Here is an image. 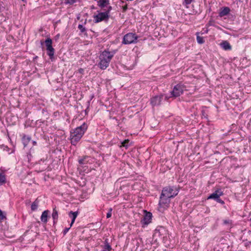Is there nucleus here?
I'll list each match as a JSON object with an SVG mask.
<instances>
[{"mask_svg":"<svg viewBox=\"0 0 251 251\" xmlns=\"http://www.w3.org/2000/svg\"><path fill=\"white\" fill-rule=\"evenodd\" d=\"M88 126L84 123L82 125L77 127L73 132H71L70 140L71 144L75 145L82 138Z\"/></svg>","mask_w":251,"mask_h":251,"instance_id":"f257e3e1","label":"nucleus"},{"mask_svg":"<svg viewBox=\"0 0 251 251\" xmlns=\"http://www.w3.org/2000/svg\"><path fill=\"white\" fill-rule=\"evenodd\" d=\"M113 53L111 52L104 50L100 56V62L99 66L100 69H105L108 66L113 56Z\"/></svg>","mask_w":251,"mask_h":251,"instance_id":"f03ea898","label":"nucleus"},{"mask_svg":"<svg viewBox=\"0 0 251 251\" xmlns=\"http://www.w3.org/2000/svg\"><path fill=\"white\" fill-rule=\"evenodd\" d=\"M178 190L176 187L166 186L163 188L162 190V196L170 199L173 198L178 194Z\"/></svg>","mask_w":251,"mask_h":251,"instance_id":"7ed1b4c3","label":"nucleus"},{"mask_svg":"<svg viewBox=\"0 0 251 251\" xmlns=\"http://www.w3.org/2000/svg\"><path fill=\"white\" fill-rule=\"evenodd\" d=\"M138 38V36L135 33H128L124 36L122 43L126 45L136 43Z\"/></svg>","mask_w":251,"mask_h":251,"instance_id":"20e7f679","label":"nucleus"},{"mask_svg":"<svg viewBox=\"0 0 251 251\" xmlns=\"http://www.w3.org/2000/svg\"><path fill=\"white\" fill-rule=\"evenodd\" d=\"M185 90V87L184 85L178 84L175 86L173 90L171 91V97L176 98L183 94Z\"/></svg>","mask_w":251,"mask_h":251,"instance_id":"39448f33","label":"nucleus"},{"mask_svg":"<svg viewBox=\"0 0 251 251\" xmlns=\"http://www.w3.org/2000/svg\"><path fill=\"white\" fill-rule=\"evenodd\" d=\"M46 46L47 47V54L49 56L50 59H52L54 54V49L53 48L52 44V40L48 38L45 41Z\"/></svg>","mask_w":251,"mask_h":251,"instance_id":"423d86ee","label":"nucleus"},{"mask_svg":"<svg viewBox=\"0 0 251 251\" xmlns=\"http://www.w3.org/2000/svg\"><path fill=\"white\" fill-rule=\"evenodd\" d=\"M94 20L95 23H98L103 21H107L109 18V15L107 13L100 12L97 15L93 16Z\"/></svg>","mask_w":251,"mask_h":251,"instance_id":"0eeeda50","label":"nucleus"},{"mask_svg":"<svg viewBox=\"0 0 251 251\" xmlns=\"http://www.w3.org/2000/svg\"><path fill=\"white\" fill-rule=\"evenodd\" d=\"M163 95H159L153 97L151 99V103L153 106L159 105L161 103V101L163 99Z\"/></svg>","mask_w":251,"mask_h":251,"instance_id":"6e6552de","label":"nucleus"},{"mask_svg":"<svg viewBox=\"0 0 251 251\" xmlns=\"http://www.w3.org/2000/svg\"><path fill=\"white\" fill-rule=\"evenodd\" d=\"M170 199L169 198H166L165 196H162L161 194L160 197V201L159 202V205L160 207H168L170 202Z\"/></svg>","mask_w":251,"mask_h":251,"instance_id":"1a4fd4ad","label":"nucleus"},{"mask_svg":"<svg viewBox=\"0 0 251 251\" xmlns=\"http://www.w3.org/2000/svg\"><path fill=\"white\" fill-rule=\"evenodd\" d=\"M224 195L223 192L221 190V189H219L216 190L214 193L211 194L207 198V199H213L216 201L219 197L223 196Z\"/></svg>","mask_w":251,"mask_h":251,"instance_id":"9d476101","label":"nucleus"},{"mask_svg":"<svg viewBox=\"0 0 251 251\" xmlns=\"http://www.w3.org/2000/svg\"><path fill=\"white\" fill-rule=\"evenodd\" d=\"M145 212L146 214L141 222L142 224L147 225L151 222L152 214L151 212H147L146 211Z\"/></svg>","mask_w":251,"mask_h":251,"instance_id":"9b49d317","label":"nucleus"},{"mask_svg":"<svg viewBox=\"0 0 251 251\" xmlns=\"http://www.w3.org/2000/svg\"><path fill=\"white\" fill-rule=\"evenodd\" d=\"M110 4L109 0H98L97 5L101 8L107 7Z\"/></svg>","mask_w":251,"mask_h":251,"instance_id":"f8f14e48","label":"nucleus"},{"mask_svg":"<svg viewBox=\"0 0 251 251\" xmlns=\"http://www.w3.org/2000/svg\"><path fill=\"white\" fill-rule=\"evenodd\" d=\"M230 11V10L228 7H225L221 9V11L219 13V16L220 17H223L224 16L227 15Z\"/></svg>","mask_w":251,"mask_h":251,"instance_id":"ddd939ff","label":"nucleus"},{"mask_svg":"<svg viewBox=\"0 0 251 251\" xmlns=\"http://www.w3.org/2000/svg\"><path fill=\"white\" fill-rule=\"evenodd\" d=\"M220 46L225 50H231V46L227 41H223L220 43Z\"/></svg>","mask_w":251,"mask_h":251,"instance_id":"4468645a","label":"nucleus"},{"mask_svg":"<svg viewBox=\"0 0 251 251\" xmlns=\"http://www.w3.org/2000/svg\"><path fill=\"white\" fill-rule=\"evenodd\" d=\"M78 214V212L77 211L73 212L71 211L69 213V217L72 218V221H71V223L70 224V227L72 226V225H73V224L74 223L76 217L77 216Z\"/></svg>","mask_w":251,"mask_h":251,"instance_id":"2eb2a0df","label":"nucleus"},{"mask_svg":"<svg viewBox=\"0 0 251 251\" xmlns=\"http://www.w3.org/2000/svg\"><path fill=\"white\" fill-rule=\"evenodd\" d=\"M49 213V210H45L42 212V215L41 216V221L44 224H46L48 222Z\"/></svg>","mask_w":251,"mask_h":251,"instance_id":"dca6fc26","label":"nucleus"},{"mask_svg":"<svg viewBox=\"0 0 251 251\" xmlns=\"http://www.w3.org/2000/svg\"><path fill=\"white\" fill-rule=\"evenodd\" d=\"M103 248L102 251H111L112 250L111 247L108 243V239H105L104 242V245H101Z\"/></svg>","mask_w":251,"mask_h":251,"instance_id":"f3484780","label":"nucleus"},{"mask_svg":"<svg viewBox=\"0 0 251 251\" xmlns=\"http://www.w3.org/2000/svg\"><path fill=\"white\" fill-rule=\"evenodd\" d=\"M89 158L88 156H84L81 158L78 159V163L80 165H85L88 162L87 159Z\"/></svg>","mask_w":251,"mask_h":251,"instance_id":"a211bd4d","label":"nucleus"},{"mask_svg":"<svg viewBox=\"0 0 251 251\" xmlns=\"http://www.w3.org/2000/svg\"><path fill=\"white\" fill-rule=\"evenodd\" d=\"M30 140L31 138L29 136H26L25 135H24L23 136L22 138V141L25 147L27 145L28 143L30 142Z\"/></svg>","mask_w":251,"mask_h":251,"instance_id":"6ab92c4d","label":"nucleus"},{"mask_svg":"<svg viewBox=\"0 0 251 251\" xmlns=\"http://www.w3.org/2000/svg\"><path fill=\"white\" fill-rule=\"evenodd\" d=\"M52 217L53 220V224H56L58 219V212L55 208L53 209Z\"/></svg>","mask_w":251,"mask_h":251,"instance_id":"aec40b11","label":"nucleus"},{"mask_svg":"<svg viewBox=\"0 0 251 251\" xmlns=\"http://www.w3.org/2000/svg\"><path fill=\"white\" fill-rule=\"evenodd\" d=\"M38 206V201H35L31 204V209L32 211H35L37 209Z\"/></svg>","mask_w":251,"mask_h":251,"instance_id":"412c9836","label":"nucleus"},{"mask_svg":"<svg viewBox=\"0 0 251 251\" xmlns=\"http://www.w3.org/2000/svg\"><path fill=\"white\" fill-rule=\"evenodd\" d=\"M197 40L198 43L200 44H202L204 43L203 37L199 35L197 36Z\"/></svg>","mask_w":251,"mask_h":251,"instance_id":"4be33fe9","label":"nucleus"},{"mask_svg":"<svg viewBox=\"0 0 251 251\" xmlns=\"http://www.w3.org/2000/svg\"><path fill=\"white\" fill-rule=\"evenodd\" d=\"M6 178L5 175L0 174V185H1L5 182Z\"/></svg>","mask_w":251,"mask_h":251,"instance_id":"5701e85b","label":"nucleus"},{"mask_svg":"<svg viewBox=\"0 0 251 251\" xmlns=\"http://www.w3.org/2000/svg\"><path fill=\"white\" fill-rule=\"evenodd\" d=\"M129 140L128 139L125 140L123 142L121 143V147H125L126 148H127L129 146Z\"/></svg>","mask_w":251,"mask_h":251,"instance_id":"b1692460","label":"nucleus"},{"mask_svg":"<svg viewBox=\"0 0 251 251\" xmlns=\"http://www.w3.org/2000/svg\"><path fill=\"white\" fill-rule=\"evenodd\" d=\"M76 2V0H65V3L72 5Z\"/></svg>","mask_w":251,"mask_h":251,"instance_id":"393cba45","label":"nucleus"},{"mask_svg":"<svg viewBox=\"0 0 251 251\" xmlns=\"http://www.w3.org/2000/svg\"><path fill=\"white\" fill-rule=\"evenodd\" d=\"M78 28L80 30L81 33H83L86 31L85 28L82 25H78Z\"/></svg>","mask_w":251,"mask_h":251,"instance_id":"a878e982","label":"nucleus"},{"mask_svg":"<svg viewBox=\"0 0 251 251\" xmlns=\"http://www.w3.org/2000/svg\"><path fill=\"white\" fill-rule=\"evenodd\" d=\"M6 219V217L3 215L2 211L0 209V220Z\"/></svg>","mask_w":251,"mask_h":251,"instance_id":"bb28decb","label":"nucleus"},{"mask_svg":"<svg viewBox=\"0 0 251 251\" xmlns=\"http://www.w3.org/2000/svg\"><path fill=\"white\" fill-rule=\"evenodd\" d=\"M111 212H112V208H110L108 212L106 214L107 218H109L111 217V215H112Z\"/></svg>","mask_w":251,"mask_h":251,"instance_id":"cd10ccee","label":"nucleus"},{"mask_svg":"<svg viewBox=\"0 0 251 251\" xmlns=\"http://www.w3.org/2000/svg\"><path fill=\"white\" fill-rule=\"evenodd\" d=\"M216 201L220 203H221L222 204H224L225 203V202L224 201H223L222 199H221L220 198V197H219V198H218Z\"/></svg>","mask_w":251,"mask_h":251,"instance_id":"c85d7f7f","label":"nucleus"},{"mask_svg":"<svg viewBox=\"0 0 251 251\" xmlns=\"http://www.w3.org/2000/svg\"><path fill=\"white\" fill-rule=\"evenodd\" d=\"M194 0H184V3L186 5L190 4Z\"/></svg>","mask_w":251,"mask_h":251,"instance_id":"c756f323","label":"nucleus"},{"mask_svg":"<svg viewBox=\"0 0 251 251\" xmlns=\"http://www.w3.org/2000/svg\"><path fill=\"white\" fill-rule=\"evenodd\" d=\"M112 10V7L109 6L108 7L107 10L105 11V13H107V15H109L110 12Z\"/></svg>","mask_w":251,"mask_h":251,"instance_id":"7c9ffc66","label":"nucleus"},{"mask_svg":"<svg viewBox=\"0 0 251 251\" xmlns=\"http://www.w3.org/2000/svg\"><path fill=\"white\" fill-rule=\"evenodd\" d=\"M70 228V227H66V228H65V229H64L63 232V234L65 235L68 232V231L69 230Z\"/></svg>","mask_w":251,"mask_h":251,"instance_id":"2f4dec72","label":"nucleus"},{"mask_svg":"<svg viewBox=\"0 0 251 251\" xmlns=\"http://www.w3.org/2000/svg\"><path fill=\"white\" fill-rule=\"evenodd\" d=\"M231 223V221L230 220H225L224 221V224L225 225L230 224Z\"/></svg>","mask_w":251,"mask_h":251,"instance_id":"473e14b6","label":"nucleus"},{"mask_svg":"<svg viewBox=\"0 0 251 251\" xmlns=\"http://www.w3.org/2000/svg\"><path fill=\"white\" fill-rule=\"evenodd\" d=\"M127 4H126L125 5L123 6V11L126 12L127 9Z\"/></svg>","mask_w":251,"mask_h":251,"instance_id":"72a5a7b5","label":"nucleus"},{"mask_svg":"<svg viewBox=\"0 0 251 251\" xmlns=\"http://www.w3.org/2000/svg\"><path fill=\"white\" fill-rule=\"evenodd\" d=\"M32 143H33V145H36V144H37L36 142V141H33L32 142Z\"/></svg>","mask_w":251,"mask_h":251,"instance_id":"f704fd0d","label":"nucleus"},{"mask_svg":"<svg viewBox=\"0 0 251 251\" xmlns=\"http://www.w3.org/2000/svg\"><path fill=\"white\" fill-rule=\"evenodd\" d=\"M82 71H83V69H79V72L81 73L82 72Z\"/></svg>","mask_w":251,"mask_h":251,"instance_id":"c9c22d12","label":"nucleus"},{"mask_svg":"<svg viewBox=\"0 0 251 251\" xmlns=\"http://www.w3.org/2000/svg\"><path fill=\"white\" fill-rule=\"evenodd\" d=\"M95 7H94V6H92V9H95Z\"/></svg>","mask_w":251,"mask_h":251,"instance_id":"e433bc0d","label":"nucleus"},{"mask_svg":"<svg viewBox=\"0 0 251 251\" xmlns=\"http://www.w3.org/2000/svg\"><path fill=\"white\" fill-rule=\"evenodd\" d=\"M165 99L168 100V97L167 96H165Z\"/></svg>","mask_w":251,"mask_h":251,"instance_id":"4c0bfd02","label":"nucleus"},{"mask_svg":"<svg viewBox=\"0 0 251 251\" xmlns=\"http://www.w3.org/2000/svg\"><path fill=\"white\" fill-rule=\"evenodd\" d=\"M43 42L42 41H41V45H43Z\"/></svg>","mask_w":251,"mask_h":251,"instance_id":"58836bf2","label":"nucleus"},{"mask_svg":"<svg viewBox=\"0 0 251 251\" xmlns=\"http://www.w3.org/2000/svg\"><path fill=\"white\" fill-rule=\"evenodd\" d=\"M250 221H251V218L250 219Z\"/></svg>","mask_w":251,"mask_h":251,"instance_id":"ea45409f","label":"nucleus"}]
</instances>
